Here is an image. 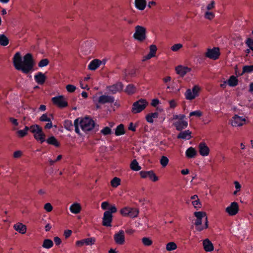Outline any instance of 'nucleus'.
<instances>
[{"mask_svg": "<svg viewBox=\"0 0 253 253\" xmlns=\"http://www.w3.org/2000/svg\"><path fill=\"white\" fill-rule=\"evenodd\" d=\"M13 64L16 70L21 71L24 74L29 73L32 70L34 66V62L31 54H26L22 59L21 55L19 52L14 55Z\"/></svg>", "mask_w": 253, "mask_h": 253, "instance_id": "f257e3e1", "label": "nucleus"}, {"mask_svg": "<svg viewBox=\"0 0 253 253\" xmlns=\"http://www.w3.org/2000/svg\"><path fill=\"white\" fill-rule=\"evenodd\" d=\"M101 208L103 210L108 209V211H105L103 213L102 217V225L106 227L111 226V223L113 219V213L117 211V209L114 204L110 205L108 202H103L101 204Z\"/></svg>", "mask_w": 253, "mask_h": 253, "instance_id": "f03ea898", "label": "nucleus"}, {"mask_svg": "<svg viewBox=\"0 0 253 253\" xmlns=\"http://www.w3.org/2000/svg\"><path fill=\"white\" fill-rule=\"evenodd\" d=\"M194 225L197 231H202L208 228V219L207 213L204 211H195Z\"/></svg>", "mask_w": 253, "mask_h": 253, "instance_id": "7ed1b4c3", "label": "nucleus"}, {"mask_svg": "<svg viewBox=\"0 0 253 253\" xmlns=\"http://www.w3.org/2000/svg\"><path fill=\"white\" fill-rule=\"evenodd\" d=\"M215 8V2L213 0H211L205 5L201 7V11L204 13V17L206 19L212 20L215 17L214 9Z\"/></svg>", "mask_w": 253, "mask_h": 253, "instance_id": "20e7f679", "label": "nucleus"}, {"mask_svg": "<svg viewBox=\"0 0 253 253\" xmlns=\"http://www.w3.org/2000/svg\"><path fill=\"white\" fill-rule=\"evenodd\" d=\"M185 116L183 114L173 115L170 121L177 130L181 131L188 126V122L184 120Z\"/></svg>", "mask_w": 253, "mask_h": 253, "instance_id": "39448f33", "label": "nucleus"}, {"mask_svg": "<svg viewBox=\"0 0 253 253\" xmlns=\"http://www.w3.org/2000/svg\"><path fill=\"white\" fill-rule=\"evenodd\" d=\"M249 122L247 117L235 114L229 120V123L233 127H241Z\"/></svg>", "mask_w": 253, "mask_h": 253, "instance_id": "423d86ee", "label": "nucleus"}, {"mask_svg": "<svg viewBox=\"0 0 253 253\" xmlns=\"http://www.w3.org/2000/svg\"><path fill=\"white\" fill-rule=\"evenodd\" d=\"M30 131L33 134L34 138L42 143L45 141V134L42 127L38 125H32L30 127Z\"/></svg>", "mask_w": 253, "mask_h": 253, "instance_id": "0eeeda50", "label": "nucleus"}, {"mask_svg": "<svg viewBox=\"0 0 253 253\" xmlns=\"http://www.w3.org/2000/svg\"><path fill=\"white\" fill-rule=\"evenodd\" d=\"M149 103L145 99H140L134 102L132 106L131 112L133 114H138L145 109Z\"/></svg>", "mask_w": 253, "mask_h": 253, "instance_id": "6e6552de", "label": "nucleus"}, {"mask_svg": "<svg viewBox=\"0 0 253 253\" xmlns=\"http://www.w3.org/2000/svg\"><path fill=\"white\" fill-rule=\"evenodd\" d=\"M146 28L143 26L137 25L135 27V32L133 35L134 40L143 42L146 39Z\"/></svg>", "mask_w": 253, "mask_h": 253, "instance_id": "1a4fd4ad", "label": "nucleus"}, {"mask_svg": "<svg viewBox=\"0 0 253 253\" xmlns=\"http://www.w3.org/2000/svg\"><path fill=\"white\" fill-rule=\"evenodd\" d=\"M79 123L82 129L85 132L92 130L95 125L94 121L89 117L80 118Z\"/></svg>", "mask_w": 253, "mask_h": 253, "instance_id": "9d476101", "label": "nucleus"}, {"mask_svg": "<svg viewBox=\"0 0 253 253\" xmlns=\"http://www.w3.org/2000/svg\"><path fill=\"white\" fill-rule=\"evenodd\" d=\"M120 212L123 216L134 218L138 216L139 211L137 208L125 207L120 210Z\"/></svg>", "mask_w": 253, "mask_h": 253, "instance_id": "9b49d317", "label": "nucleus"}, {"mask_svg": "<svg viewBox=\"0 0 253 253\" xmlns=\"http://www.w3.org/2000/svg\"><path fill=\"white\" fill-rule=\"evenodd\" d=\"M201 90V87L198 85H195L191 88L187 89L184 93V96L186 100H192L199 95Z\"/></svg>", "mask_w": 253, "mask_h": 253, "instance_id": "f8f14e48", "label": "nucleus"}, {"mask_svg": "<svg viewBox=\"0 0 253 253\" xmlns=\"http://www.w3.org/2000/svg\"><path fill=\"white\" fill-rule=\"evenodd\" d=\"M239 210V205L236 202H231L225 209L226 213L230 216L237 215Z\"/></svg>", "mask_w": 253, "mask_h": 253, "instance_id": "ddd939ff", "label": "nucleus"}, {"mask_svg": "<svg viewBox=\"0 0 253 253\" xmlns=\"http://www.w3.org/2000/svg\"><path fill=\"white\" fill-rule=\"evenodd\" d=\"M220 55V49L218 47H214L212 48H208L205 53V55L207 58L213 60L218 59Z\"/></svg>", "mask_w": 253, "mask_h": 253, "instance_id": "4468645a", "label": "nucleus"}, {"mask_svg": "<svg viewBox=\"0 0 253 253\" xmlns=\"http://www.w3.org/2000/svg\"><path fill=\"white\" fill-rule=\"evenodd\" d=\"M51 100L52 103L59 108H65L68 105L67 99L63 95H58L52 97Z\"/></svg>", "mask_w": 253, "mask_h": 253, "instance_id": "2eb2a0df", "label": "nucleus"}, {"mask_svg": "<svg viewBox=\"0 0 253 253\" xmlns=\"http://www.w3.org/2000/svg\"><path fill=\"white\" fill-rule=\"evenodd\" d=\"M139 174L141 178H148L153 182L157 181L159 180L158 177L153 170H142L140 171Z\"/></svg>", "mask_w": 253, "mask_h": 253, "instance_id": "dca6fc26", "label": "nucleus"}, {"mask_svg": "<svg viewBox=\"0 0 253 253\" xmlns=\"http://www.w3.org/2000/svg\"><path fill=\"white\" fill-rule=\"evenodd\" d=\"M114 240L117 245H124L125 243V235L124 230H120L116 233L114 235Z\"/></svg>", "mask_w": 253, "mask_h": 253, "instance_id": "f3484780", "label": "nucleus"}, {"mask_svg": "<svg viewBox=\"0 0 253 253\" xmlns=\"http://www.w3.org/2000/svg\"><path fill=\"white\" fill-rule=\"evenodd\" d=\"M95 239L94 237L85 238L81 240L77 241L76 245L78 247H82L84 245L90 246L94 244Z\"/></svg>", "mask_w": 253, "mask_h": 253, "instance_id": "a211bd4d", "label": "nucleus"}, {"mask_svg": "<svg viewBox=\"0 0 253 253\" xmlns=\"http://www.w3.org/2000/svg\"><path fill=\"white\" fill-rule=\"evenodd\" d=\"M199 152L203 157L208 156L210 154V148L205 142H201L198 145Z\"/></svg>", "mask_w": 253, "mask_h": 253, "instance_id": "6ab92c4d", "label": "nucleus"}, {"mask_svg": "<svg viewBox=\"0 0 253 253\" xmlns=\"http://www.w3.org/2000/svg\"><path fill=\"white\" fill-rule=\"evenodd\" d=\"M149 53L143 57L142 61L144 62L156 56L157 47L156 45L152 44L149 47Z\"/></svg>", "mask_w": 253, "mask_h": 253, "instance_id": "aec40b11", "label": "nucleus"}, {"mask_svg": "<svg viewBox=\"0 0 253 253\" xmlns=\"http://www.w3.org/2000/svg\"><path fill=\"white\" fill-rule=\"evenodd\" d=\"M105 63H106L105 60L101 61L97 59H93L88 64V69L91 71L95 70L102 64L104 65L105 64Z\"/></svg>", "mask_w": 253, "mask_h": 253, "instance_id": "412c9836", "label": "nucleus"}, {"mask_svg": "<svg viewBox=\"0 0 253 253\" xmlns=\"http://www.w3.org/2000/svg\"><path fill=\"white\" fill-rule=\"evenodd\" d=\"M123 85L121 83H117L112 85L108 86L107 87V90L113 94L116 93L123 90Z\"/></svg>", "mask_w": 253, "mask_h": 253, "instance_id": "4be33fe9", "label": "nucleus"}, {"mask_svg": "<svg viewBox=\"0 0 253 253\" xmlns=\"http://www.w3.org/2000/svg\"><path fill=\"white\" fill-rule=\"evenodd\" d=\"M175 71L177 74L183 77L186 74L191 71V69L187 66L178 65L175 68Z\"/></svg>", "mask_w": 253, "mask_h": 253, "instance_id": "5701e85b", "label": "nucleus"}, {"mask_svg": "<svg viewBox=\"0 0 253 253\" xmlns=\"http://www.w3.org/2000/svg\"><path fill=\"white\" fill-rule=\"evenodd\" d=\"M114 97L108 95H101L98 98V103L100 104L112 103L114 101Z\"/></svg>", "mask_w": 253, "mask_h": 253, "instance_id": "b1692460", "label": "nucleus"}, {"mask_svg": "<svg viewBox=\"0 0 253 253\" xmlns=\"http://www.w3.org/2000/svg\"><path fill=\"white\" fill-rule=\"evenodd\" d=\"M202 244L203 248L206 252H211L213 251V245L209 239L204 240Z\"/></svg>", "mask_w": 253, "mask_h": 253, "instance_id": "393cba45", "label": "nucleus"}, {"mask_svg": "<svg viewBox=\"0 0 253 253\" xmlns=\"http://www.w3.org/2000/svg\"><path fill=\"white\" fill-rule=\"evenodd\" d=\"M70 211L71 213L77 214L80 213L82 211V206L78 202L73 203L70 207Z\"/></svg>", "mask_w": 253, "mask_h": 253, "instance_id": "a878e982", "label": "nucleus"}, {"mask_svg": "<svg viewBox=\"0 0 253 253\" xmlns=\"http://www.w3.org/2000/svg\"><path fill=\"white\" fill-rule=\"evenodd\" d=\"M14 229L21 234H24L27 231L26 226L21 222H17L13 225Z\"/></svg>", "mask_w": 253, "mask_h": 253, "instance_id": "bb28decb", "label": "nucleus"}, {"mask_svg": "<svg viewBox=\"0 0 253 253\" xmlns=\"http://www.w3.org/2000/svg\"><path fill=\"white\" fill-rule=\"evenodd\" d=\"M34 79L37 84H42L45 81L46 76L44 74L39 72L34 76Z\"/></svg>", "mask_w": 253, "mask_h": 253, "instance_id": "cd10ccee", "label": "nucleus"}, {"mask_svg": "<svg viewBox=\"0 0 253 253\" xmlns=\"http://www.w3.org/2000/svg\"><path fill=\"white\" fill-rule=\"evenodd\" d=\"M134 6L137 9L143 11L147 6L146 0H134Z\"/></svg>", "mask_w": 253, "mask_h": 253, "instance_id": "c85d7f7f", "label": "nucleus"}, {"mask_svg": "<svg viewBox=\"0 0 253 253\" xmlns=\"http://www.w3.org/2000/svg\"><path fill=\"white\" fill-rule=\"evenodd\" d=\"M192 132L189 130H186L184 131H181L177 136V138L178 139H181L184 140H189L191 138Z\"/></svg>", "mask_w": 253, "mask_h": 253, "instance_id": "c756f323", "label": "nucleus"}, {"mask_svg": "<svg viewBox=\"0 0 253 253\" xmlns=\"http://www.w3.org/2000/svg\"><path fill=\"white\" fill-rule=\"evenodd\" d=\"M197 155L196 149L192 147L188 148L185 152L186 157L188 158H194Z\"/></svg>", "mask_w": 253, "mask_h": 253, "instance_id": "7c9ffc66", "label": "nucleus"}, {"mask_svg": "<svg viewBox=\"0 0 253 253\" xmlns=\"http://www.w3.org/2000/svg\"><path fill=\"white\" fill-rule=\"evenodd\" d=\"M46 142L49 144L54 146L56 147H58L60 146V144L58 140L53 136L49 137L46 139Z\"/></svg>", "mask_w": 253, "mask_h": 253, "instance_id": "2f4dec72", "label": "nucleus"}, {"mask_svg": "<svg viewBox=\"0 0 253 253\" xmlns=\"http://www.w3.org/2000/svg\"><path fill=\"white\" fill-rule=\"evenodd\" d=\"M159 113L158 112L151 113L147 114L146 116V121L149 123H153L154 119L158 118Z\"/></svg>", "mask_w": 253, "mask_h": 253, "instance_id": "473e14b6", "label": "nucleus"}, {"mask_svg": "<svg viewBox=\"0 0 253 253\" xmlns=\"http://www.w3.org/2000/svg\"><path fill=\"white\" fill-rule=\"evenodd\" d=\"M228 85L231 87H234L238 84V80L237 78L234 76H231L228 80Z\"/></svg>", "mask_w": 253, "mask_h": 253, "instance_id": "72a5a7b5", "label": "nucleus"}, {"mask_svg": "<svg viewBox=\"0 0 253 253\" xmlns=\"http://www.w3.org/2000/svg\"><path fill=\"white\" fill-rule=\"evenodd\" d=\"M125 133L124 126L123 124H120L117 126L115 130V134L116 136H120Z\"/></svg>", "mask_w": 253, "mask_h": 253, "instance_id": "f704fd0d", "label": "nucleus"}, {"mask_svg": "<svg viewBox=\"0 0 253 253\" xmlns=\"http://www.w3.org/2000/svg\"><path fill=\"white\" fill-rule=\"evenodd\" d=\"M177 248L176 244L174 242H170L166 245V249L168 252H171Z\"/></svg>", "mask_w": 253, "mask_h": 253, "instance_id": "c9c22d12", "label": "nucleus"}, {"mask_svg": "<svg viewBox=\"0 0 253 253\" xmlns=\"http://www.w3.org/2000/svg\"><path fill=\"white\" fill-rule=\"evenodd\" d=\"M53 246V241L48 239H46L43 240L42 247L46 249H49Z\"/></svg>", "mask_w": 253, "mask_h": 253, "instance_id": "e433bc0d", "label": "nucleus"}, {"mask_svg": "<svg viewBox=\"0 0 253 253\" xmlns=\"http://www.w3.org/2000/svg\"><path fill=\"white\" fill-rule=\"evenodd\" d=\"M130 169L134 171H139L141 169L136 160H133L130 164Z\"/></svg>", "mask_w": 253, "mask_h": 253, "instance_id": "4c0bfd02", "label": "nucleus"}, {"mask_svg": "<svg viewBox=\"0 0 253 253\" xmlns=\"http://www.w3.org/2000/svg\"><path fill=\"white\" fill-rule=\"evenodd\" d=\"M29 130H30V127L27 126H25L23 129L17 131L16 134L19 137L22 138L27 134V132Z\"/></svg>", "mask_w": 253, "mask_h": 253, "instance_id": "58836bf2", "label": "nucleus"}, {"mask_svg": "<svg viewBox=\"0 0 253 253\" xmlns=\"http://www.w3.org/2000/svg\"><path fill=\"white\" fill-rule=\"evenodd\" d=\"M121 180L117 177H114L110 181V184L113 188H117L121 185Z\"/></svg>", "mask_w": 253, "mask_h": 253, "instance_id": "ea45409f", "label": "nucleus"}, {"mask_svg": "<svg viewBox=\"0 0 253 253\" xmlns=\"http://www.w3.org/2000/svg\"><path fill=\"white\" fill-rule=\"evenodd\" d=\"M136 91L135 86L131 84L127 85L125 89V91L128 94H132L134 93Z\"/></svg>", "mask_w": 253, "mask_h": 253, "instance_id": "a19ab883", "label": "nucleus"}, {"mask_svg": "<svg viewBox=\"0 0 253 253\" xmlns=\"http://www.w3.org/2000/svg\"><path fill=\"white\" fill-rule=\"evenodd\" d=\"M9 43L8 39L3 34L0 35V45L1 46H6Z\"/></svg>", "mask_w": 253, "mask_h": 253, "instance_id": "79ce46f5", "label": "nucleus"}, {"mask_svg": "<svg viewBox=\"0 0 253 253\" xmlns=\"http://www.w3.org/2000/svg\"><path fill=\"white\" fill-rule=\"evenodd\" d=\"M142 243L144 246L149 247L153 244V241L150 237H145L141 239Z\"/></svg>", "mask_w": 253, "mask_h": 253, "instance_id": "37998d69", "label": "nucleus"}, {"mask_svg": "<svg viewBox=\"0 0 253 253\" xmlns=\"http://www.w3.org/2000/svg\"><path fill=\"white\" fill-rule=\"evenodd\" d=\"M169 162V159L166 156H163L160 160V163L163 168L166 167Z\"/></svg>", "mask_w": 253, "mask_h": 253, "instance_id": "c03bdc74", "label": "nucleus"}, {"mask_svg": "<svg viewBox=\"0 0 253 253\" xmlns=\"http://www.w3.org/2000/svg\"><path fill=\"white\" fill-rule=\"evenodd\" d=\"M100 132L103 135H107L111 134L112 133L111 128L110 127L106 126L103 128L101 130Z\"/></svg>", "mask_w": 253, "mask_h": 253, "instance_id": "a18cd8bd", "label": "nucleus"}, {"mask_svg": "<svg viewBox=\"0 0 253 253\" xmlns=\"http://www.w3.org/2000/svg\"><path fill=\"white\" fill-rule=\"evenodd\" d=\"M64 126L65 129L68 130H71L73 127L72 121L70 120H66L64 122Z\"/></svg>", "mask_w": 253, "mask_h": 253, "instance_id": "49530a36", "label": "nucleus"}, {"mask_svg": "<svg viewBox=\"0 0 253 253\" xmlns=\"http://www.w3.org/2000/svg\"><path fill=\"white\" fill-rule=\"evenodd\" d=\"M236 190L234 192V195H237V193L239 192L241 190V185L238 181H235L234 182Z\"/></svg>", "mask_w": 253, "mask_h": 253, "instance_id": "de8ad7c7", "label": "nucleus"}, {"mask_svg": "<svg viewBox=\"0 0 253 253\" xmlns=\"http://www.w3.org/2000/svg\"><path fill=\"white\" fill-rule=\"evenodd\" d=\"M253 72V65L244 66L243 68V74Z\"/></svg>", "mask_w": 253, "mask_h": 253, "instance_id": "09e8293b", "label": "nucleus"}, {"mask_svg": "<svg viewBox=\"0 0 253 253\" xmlns=\"http://www.w3.org/2000/svg\"><path fill=\"white\" fill-rule=\"evenodd\" d=\"M80 120V118L76 119L74 121V126H75V132L79 135H81L80 130L79 129V121Z\"/></svg>", "mask_w": 253, "mask_h": 253, "instance_id": "8fccbe9b", "label": "nucleus"}, {"mask_svg": "<svg viewBox=\"0 0 253 253\" xmlns=\"http://www.w3.org/2000/svg\"><path fill=\"white\" fill-rule=\"evenodd\" d=\"M48 64L49 61L47 59H43L39 62L38 66L39 67L42 68L46 66Z\"/></svg>", "mask_w": 253, "mask_h": 253, "instance_id": "3c124183", "label": "nucleus"}, {"mask_svg": "<svg viewBox=\"0 0 253 253\" xmlns=\"http://www.w3.org/2000/svg\"><path fill=\"white\" fill-rule=\"evenodd\" d=\"M182 47V44L181 43H176L173 45L171 47V50L172 51L176 52L179 50L180 48Z\"/></svg>", "mask_w": 253, "mask_h": 253, "instance_id": "603ef678", "label": "nucleus"}, {"mask_svg": "<svg viewBox=\"0 0 253 253\" xmlns=\"http://www.w3.org/2000/svg\"><path fill=\"white\" fill-rule=\"evenodd\" d=\"M23 155V152L21 150H16L13 153V157L14 159L21 158Z\"/></svg>", "mask_w": 253, "mask_h": 253, "instance_id": "864d4df0", "label": "nucleus"}, {"mask_svg": "<svg viewBox=\"0 0 253 253\" xmlns=\"http://www.w3.org/2000/svg\"><path fill=\"white\" fill-rule=\"evenodd\" d=\"M192 204L193 206V207L197 209L201 208L202 206L199 199H197V200L192 201Z\"/></svg>", "mask_w": 253, "mask_h": 253, "instance_id": "5fc2aeb1", "label": "nucleus"}, {"mask_svg": "<svg viewBox=\"0 0 253 253\" xmlns=\"http://www.w3.org/2000/svg\"><path fill=\"white\" fill-rule=\"evenodd\" d=\"M203 115L202 112L200 110H196L190 113L189 116H196L197 117H200Z\"/></svg>", "mask_w": 253, "mask_h": 253, "instance_id": "6e6d98bb", "label": "nucleus"}, {"mask_svg": "<svg viewBox=\"0 0 253 253\" xmlns=\"http://www.w3.org/2000/svg\"><path fill=\"white\" fill-rule=\"evenodd\" d=\"M40 121L41 122H48L51 119L46 114H44L41 116L39 119Z\"/></svg>", "mask_w": 253, "mask_h": 253, "instance_id": "4d7b16f0", "label": "nucleus"}, {"mask_svg": "<svg viewBox=\"0 0 253 253\" xmlns=\"http://www.w3.org/2000/svg\"><path fill=\"white\" fill-rule=\"evenodd\" d=\"M44 209L47 211V212H50L53 210V207L51 205V204L49 203H46L44 206Z\"/></svg>", "mask_w": 253, "mask_h": 253, "instance_id": "13d9d810", "label": "nucleus"}, {"mask_svg": "<svg viewBox=\"0 0 253 253\" xmlns=\"http://www.w3.org/2000/svg\"><path fill=\"white\" fill-rule=\"evenodd\" d=\"M66 88L67 90L69 92H74L76 89V87L72 84L67 85Z\"/></svg>", "mask_w": 253, "mask_h": 253, "instance_id": "bf43d9fd", "label": "nucleus"}, {"mask_svg": "<svg viewBox=\"0 0 253 253\" xmlns=\"http://www.w3.org/2000/svg\"><path fill=\"white\" fill-rule=\"evenodd\" d=\"M245 43L248 47H252L253 46V39L248 38L245 42Z\"/></svg>", "mask_w": 253, "mask_h": 253, "instance_id": "052dcab7", "label": "nucleus"}, {"mask_svg": "<svg viewBox=\"0 0 253 253\" xmlns=\"http://www.w3.org/2000/svg\"><path fill=\"white\" fill-rule=\"evenodd\" d=\"M169 108L171 109H174L177 105L176 101L174 100H170L169 101Z\"/></svg>", "mask_w": 253, "mask_h": 253, "instance_id": "680f3d73", "label": "nucleus"}, {"mask_svg": "<svg viewBox=\"0 0 253 253\" xmlns=\"http://www.w3.org/2000/svg\"><path fill=\"white\" fill-rule=\"evenodd\" d=\"M125 232L127 235H132L135 233V230L131 228H129L126 229Z\"/></svg>", "mask_w": 253, "mask_h": 253, "instance_id": "e2e57ef3", "label": "nucleus"}, {"mask_svg": "<svg viewBox=\"0 0 253 253\" xmlns=\"http://www.w3.org/2000/svg\"><path fill=\"white\" fill-rule=\"evenodd\" d=\"M53 240H54L55 244L57 246H58L61 244V242H62L61 240L58 237H54L53 239Z\"/></svg>", "mask_w": 253, "mask_h": 253, "instance_id": "0e129e2a", "label": "nucleus"}, {"mask_svg": "<svg viewBox=\"0 0 253 253\" xmlns=\"http://www.w3.org/2000/svg\"><path fill=\"white\" fill-rule=\"evenodd\" d=\"M160 103V101L158 99H154L152 100L151 105L154 107H156Z\"/></svg>", "mask_w": 253, "mask_h": 253, "instance_id": "69168bd1", "label": "nucleus"}, {"mask_svg": "<svg viewBox=\"0 0 253 253\" xmlns=\"http://www.w3.org/2000/svg\"><path fill=\"white\" fill-rule=\"evenodd\" d=\"M47 123L45 125L44 128L45 129H50L52 127V123L50 120L49 121L47 122Z\"/></svg>", "mask_w": 253, "mask_h": 253, "instance_id": "338daca9", "label": "nucleus"}, {"mask_svg": "<svg viewBox=\"0 0 253 253\" xmlns=\"http://www.w3.org/2000/svg\"><path fill=\"white\" fill-rule=\"evenodd\" d=\"M171 80V78L170 76H166L165 78L163 79V81L164 83L165 84H167L169 82H170Z\"/></svg>", "mask_w": 253, "mask_h": 253, "instance_id": "774afa93", "label": "nucleus"}]
</instances>
